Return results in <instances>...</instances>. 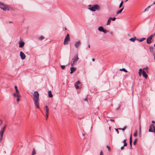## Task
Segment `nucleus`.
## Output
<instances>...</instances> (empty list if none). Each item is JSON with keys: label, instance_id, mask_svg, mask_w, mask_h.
<instances>
[{"label": "nucleus", "instance_id": "nucleus-1", "mask_svg": "<svg viewBox=\"0 0 155 155\" xmlns=\"http://www.w3.org/2000/svg\"><path fill=\"white\" fill-rule=\"evenodd\" d=\"M33 96V100L34 101L35 106L37 108L39 109V94L38 92L37 91H35Z\"/></svg>", "mask_w": 155, "mask_h": 155}, {"label": "nucleus", "instance_id": "nucleus-2", "mask_svg": "<svg viewBox=\"0 0 155 155\" xmlns=\"http://www.w3.org/2000/svg\"><path fill=\"white\" fill-rule=\"evenodd\" d=\"M88 9L90 10L95 12L96 11H99L101 9V8L99 5L97 4H95L93 5H88Z\"/></svg>", "mask_w": 155, "mask_h": 155}, {"label": "nucleus", "instance_id": "nucleus-3", "mask_svg": "<svg viewBox=\"0 0 155 155\" xmlns=\"http://www.w3.org/2000/svg\"><path fill=\"white\" fill-rule=\"evenodd\" d=\"M0 8L4 11H9L10 10L8 5H4L3 3L0 2Z\"/></svg>", "mask_w": 155, "mask_h": 155}, {"label": "nucleus", "instance_id": "nucleus-4", "mask_svg": "<svg viewBox=\"0 0 155 155\" xmlns=\"http://www.w3.org/2000/svg\"><path fill=\"white\" fill-rule=\"evenodd\" d=\"M6 127V126H5L1 129V130L0 131V143H1V140L2 139L3 134L5 131Z\"/></svg>", "mask_w": 155, "mask_h": 155}, {"label": "nucleus", "instance_id": "nucleus-5", "mask_svg": "<svg viewBox=\"0 0 155 155\" xmlns=\"http://www.w3.org/2000/svg\"><path fill=\"white\" fill-rule=\"evenodd\" d=\"M69 34H68L65 38L64 41V45H67L68 44V42L69 41Z\"/></svg>", "mask_w": 155, "mask_h": 155}, {"label": "nucleus", "instance_id": "nucleus-6", "mask_svg": "<svg viewBox=\"0 0 155 155\" xmlns=\"http://www.w3.org/2000/svg\"><path fill=\"white\" fill-rule=\"evenodd\" d=\"M44 109L45 110L46 113V120H47L49 115V108L48 106L46 105L45 106V108H44Z\"/></svg>", "mask_w": 155, "mask_h": 155}, {"label": "nucleus", "instance_id": "nucleus-7", "mask_svg": "<svg viewBox=\"0 0 155 155\" xmlns=\"http://www.w3.org/2000/svg\"><path fill=\"white\" fill-rule=\"evenodd\" d=\"M149 131L150 132L155 133V127L153 124H151L150 126Z\"/></svg>", "mask_w": 155, "mask_h": 155}, {"label": "nucleus", "instance_id": "nucleus-8", "mask_svg": "<svg viewBox=\"0 0 155 155\" xmlns=\"http://www.w3.org/2000/svg\"><path fill=\"white\" fill-rule=\"evenodd\" d=\"M73 61L71 62V66H73L74 63L76 62L79 60V58L77 56H75L73 59Z\"/></svg>", "mask_w": 155, "mask_h": 155}, {"label": "nucleus", "instance_id": "nucleus-9", "mask_svg": "<svg viewBox=\"0 0 155 155\" xmlns=\"http://www.w3.org/2000/svg\"><path fill=\"white\" fill-rule=\"evenodd\" d=\"M155 34L154 35H151L147 39V43L148 44H150L151 42V40L153 37L155 35Z\"/></svg>", "mask_w": 155, "mask_h": 155}, {"label": "nucleus", "instance_id": "nucleus-10", "mask_svg": "<svg viewBox=\"0 0 155 155\" xmlns=\"http://www.w3.org/2000/svg\"><path fill=\"white\" fill-rule=\"evenodd\" d=\"M20 56L22 60H24L25 58V54L21 51L20 52Z\"/></svg>", "mask_w": 155, "mask_h": 155}, {"label": "nucleus", "instance_id": "nucleus-11", "mask_svg": "<svg viewBox=\"0 0 155 155\" xmlns=\"http://www.w3.org/2000/svg\"><path fill=\"white\" fill-rule=\"evenodd\" d=\"M81 44V42L80 41H78L75 43V46L76 48H78Z\"/></svg>", "mask_w": 155, "mask_h": 155}, {"label": "nucleus", "instance_id": "nucleus-12", "mask_svg": "<svg viewBox=\"0 0 155 155\" xmlns=\"http://www.w3.org/2000/svg\"><path fill=\"white\" fill-rule=\"evenodd\" d=\"M142 75L146 79L148 77L147 75L146 74L145 71H142Z\"/></svg>", "mask_w": 155, "mask_h": 155}, {"label": "nucleus", "instance_id": "nucleus-13", "mask_svg": "<svg viewBox=\"0 0 155 155\" xmlns=\"http://www.w3.org/2000/svg\"><path fill=\"white\" fill-rule=\"evenodd\" d=\"M71 72L70 74H72L74 71H75L76 70V68L74 67H71L70 68Z\"/></svg>", "mask_w": 155, "mask_h": 155}, {"label": "nucleus", "instance_id": "nucleus-14", "mask_svg": "<svg viewBox=\"0 0 155 155\" xmlns=\"http://www.w3.org/2000/svg\"><path fill=\"white\" fill-rule=\"evenodd\" d=\"M25 45V43L23 41H21L19 43V47L20 48H22Z\"/></svg>", "mask_w": 155, "mask_h": 155}, {"label": "nucleus", "instance_id": "nucleus-15", "mask_svg": "<svg viewBox=\"0 0 155 155\" xmlns=\"http://www.w3.org/2000/svg\"><path fill=\"white\" fill-rule=\"evenodd\" d=\"M132 136H131V135L130 136V141H129L130 145L131 148L132 147Z\"/></svg>", "mask_w": 155, "mask_h": 155}, {"label": "nucleus", "instance_id": "nucleus-16", "mask_svg": "<svg viewBox=\"0 0 155 155\" xmlns=\"http://www.w3.org/2000/svg\"><path fill=\"white\" fill-rule=\"evenodd\" d=\"M137 38H136V37H134V38H131L130 39V40L132 41V42H134L136 40H137Z\"/></svg>", "mask_w": 155, "mask_h": 155}, {"label": "nucleus", "instance_id": "nucleus-17", "mask_svg": "<svg viewBox=\"0 0 155 155\" xmlns=\"http://www.w3.org/2000/svg\"><path fill=\"white\" fill-rule=\"evenodd\" d=\"M48 96L49 97H53V95L51 94V91H48Z\"/></svg>", "mask_w": 155, "mask_h": 155}, {"label": "nucleus", "instance_id": "nucleus-18", "mask_svg": "<svg viewBox=\"0 0 155 155\" xmlns=\"http://www.w3.org/2000/svg\"><path fill=\"white\" fill-rule=\"evenodd\" d=\"M146 39V38H141L140 39H139V38H137V40L140 41L141 42L144 40Z\"/></svg>", "mask_w": 155, "mask_h": 155}, {"label": "nucleus", "instance_id": "nucleus-19", "mask_svg": "<svg viewBox=\"0 0 155 155\" xmlns=\"http://www.w3.org/2000/svg\"><path fill=\"white\" fill-rule=\"evenodd\" d=\"M14 87L15 89V91H16V93L17 94H19V91L18 89L17 86L15 85V86Z\"/></svg>", "mask_w": 155, "mask_h": 155}, {"label": "nucleus", "instance_id": "nucleus-20", "mask_svg": "<svg viewBox=\"0 0 155 155\" xmlns=\"http://www.w3.org/2000/svg\"><path fill=\"white\" fill-rule=\"evenodd\" d=\"M123 9H124V7H123L122 8H121V9H120V10L117 12L116 15H117V14H118L120 13H121Z\"/></svg>", "mask_w": 155, "mask_h": 155}, {"label": "nucleus", "instance_id": "nucleus-21", "mask_svg": "<svg viewBox=\"0 0 155 155\" xmlns=\"http://www.w3.org/2000/svg\"><path fill=\"white\" fill-rule=\"evenodd\" d=\"M104 29L103 27L101 26H100L98 28V30L101 32H102Z\"/></svg>", "mask_w": 155, "mask_h": 155}, {"label": "nucleus", "instance_id": "nucleus-22", "mask_svg": "<svg viewBox=\"0 0 155 155\" xmlns=\"http://www.w3.org/2000/svg\"><path fill=\"white\" fill-rule=\"evenodd\" d=\"M126 139L124 140H123V143H124V146H125L126 147V146H127V143L126 142Z\"/></svg>", "mask_w": 155, "mask_h": 155}, {"label": "nucleus", "instance_id": "nucleus-23", "mask_svg": "<svg viewBox=\"0 0 155 155\" xmlns=\"http://www.w3.org/2000/svg\"><path fill=\"white\" fill-rule=\"evenodd\" d=\"M142 71V69L141 68H140L139 70V71L138 74H139V75L140 76H141Z\"/></svg>", "mask_w": 155, "mask_h": 155}, {"label": "nucleus", "instance_id": "nucleus-24", "mask_svg": "<svg viewBox=\"0 0 155 155\" xmlns=\"http://www.w3.org/2000/svg\"><path fill=\"white\" fill-rule=\"evenodd\" d=\"M36 153V151L35 149L34 148L33 150L32 153V155H34Z\"/></svg>", "mask_w": 155, "mask_h": 155}, {"label": "nucleus", "instance_id": "nucleus-25", "mask_svg": "<svg viewBox=\"0 0 155 155\" xmlns=\"http://www.w3.org/2000/svg\"><path fill=\"white\" fill-rule=\"evenodd\" d=\"M20 97V96L19 94H17V102H18L20 101V99H19Z\"/></svg>", "mask_w": 155, "mask_h": 155}, {"label": "nucleus", "instance_id": "nucleus-26", "mask_svg": "<svg viewBox=\"0 0 155 155\" xmlns=\"http://www.w3.org/2000/svg\"><path fill=\"white\" fill-rule=\"evenodd\" d=\"M120 71H123L125 72H127V71L124 68H123L122 69H120Z\"/></svg>", "mask_w": 155, "mask_h": 155}, {"label": "nucleus", "instance_id": "nucleus-27", "mask_svg": "<svg viewBox=\"0 0 155 155\" xmlns=\"http://www.w3.org/2000/svg\"><path fill=\"white\" fill-rule=\"evenodd\" d=\"M110 20H110V18H109V19L107 21V25H110V22H111Z\"/></svg>", "mask_w": 155, "mask_h": 155}, {"label": "nucleus", "instance_id": "nucleus-28", "mask_svg": "<svg viewBox=\"0 0 155 155\" xmlns=\"http://www.w3.org/2000/svg\"><path fill=\"white\" fill-rule=\"evenodd\" d=\"M126 128H127V127L126 126H125L123 128H118V129L120 130H121L122 131H124L125 130V129H126Z\"/></svg>", "mask_w": 155, "mask_h": 155}, {"label": "nucleus", "instance_id": "nucleus-29", "mask_svg": "<svg viewBox=\"0 0 155 155\" xmlns=\"http://www.w3.org/2000/svg\"><path fill=\"white\" fill-rule=\"evenodd\" d=\"M153 47H149V49L150 50V51L151 52H152L153 51Z\"/></svg>", "mask_w": 155, "mask_h": 155}, {"label": "nucleus", "instance_id": "nucleus-30", "mask_svg": "<svg viewBox=\"0 0 155 155\" xmlns=\"http://www.w3.org/2000/svg\"><path fill=\"white\" fill-rule=\"evenodd\" d=\"M44 38V37L43 36H41L39 38V40H43Z\"/></svg>", "mask_w": 155, "mask_h": 155}, {"label": "nucleus", "instance_id": "nucleus-31", "mask_svg": "<svg viewBox=\"0 0 155 155\" xmlns=\"http://www.w3.org/2000/svg\"><path fill=\"white\" fill-rule=\"evenodd\" d=\"M137 139H135L134 140V142H133L134 145H136V144H137Z\"/></svg>", "mask_w": 155, "mask_h": 155}, {"label": "nucleus", "instance_id": "nucleus-32", "mask_svg": "<svg viewBox=\"0 0 155 155\" xmlns=\"http://www.w3.org/2000/svg\"><path fill=\"white\" fill-rule=\"evenodd\" d=\"M123 1H122L121 2V3H120V5H119V8H120L123 5Z\"/></svg>", "mask_w": 155, "mask_h": 155}, {"label": "nucleus", "instance_id": "nucleus-33", "mask_svg": "<svg viewBox=\"0 0 155 155\" xmlns=\"http://www.w3.org/2000/svg\"><path fill=\"white\" fill-rule=\"evenodd\" d=\"M109 18H110V20H111L113 21H115L116 19V18L114 17L112 18L111 17H110Z\"/></svg>", "mask_w": 155, "mask_h": 155}, {"label": "nucleus", "instance_id": "nucleus-34", "mask_svg": "<svg viewBox=\"0 0 155 155\" xmlns=\"http://www.w3.org/2000/svg\"><path fill=\"white\" fill-rule=\"evenodd\" d=\"M74 85H75V87L76 89H78L79 88V87L78 86V85H77L76 84H75Z\"/></svg>", "mask_w": 155, "mask_h": 155}, {"label": "nucleus", "instance_id": "nucleus-35", "mask_svg": "<svg viewBox=\"0 0 155 155\" xmlns=\"http://www.w3.org/2000/svg\"><path fill=\"white\" fill-rule=\"evenodd\" d=\"M80 84H81V82L79 81H78L75 83V84H76L78 85H79Z\"/></svg>", "mask_w": 155, "mask_h": 155}, {"label": "nucleus", "instance_id": "nucleus-36", "mask_svg": "<svg viewBox=\"0 0 155 155\" xmlns=\"http://www.w3.org/2000/svg\"><path fill=\"white\" fill-rule=\"evenodd\" d=\"M137 131H136L134 133V134H133V135L135 136V137H136L137 135Z\"/></svg>", "mask_w": 155, "mask_h": 155}, {"label": "nucleus", "instance_id": "nucleus-37", "mask_svg": "<svg viewBox=\"0 0 155 155\" xmlns=\"http://www.w3.org/2000/svg\"><path fill=\"white\" fill-rule=\"evenodd\" d=\"M106 147L108 149V151H110V147L108 145H107L106 146Z\"/></svg>", "mask_w": 155, "mask_h": 155}, {"label": "nucleus", "instance_id": "nucleus-38", "mask_svg": "<svg viewBox=\"0 0 155 155\" xmlns=\"http://www.w3.org/2000/svg\"><path fill=\"white\" fill-rule=\"evenodd\" d=\"M61 67L62 69H65V66L64 65H61Z\"/></svg>", "mask_w": 155, "mask_h": 155}, {"label": "nucleus", "instance_id": "nucleus-39", "mask_svg": "<svg viewBox=\"0 0 155 155\" xmlns=\"http://www.w3.org/2000/svg\"><path fill=\"white\" fill-rule=\"evenodd\" d=\"M102 32H103L104 33H106L108 32V31H106L105 30H104V29L103 30V31Z\"/></svg>", "mask_w": 155, "mask_h": 155}, {"label": "nucleus", "instance_id": "nucleus-40", "mask_svg": "<svg viewBox=\"0 0 155 155\" xmlns=\"http://www.w3.org/2000/svg\"><path fill=\"white\" fill-rule=\"evenodd\" d=\"M150 6H148L147 8H146L144 12L146 11H147L149 8H150Z\"/></svg>", "mask_w": 155, "mask_h": 155}, {"label": "nucleus", "instance_id": "nucleus-41", "mask_svg": "<svg viewBox=\"0 0 155 155\" xmlns=\"http://www.w3.org/2000/svg\"><path fill=\"white\" fill-rule=\"evenodd\" d=\"M3 123V120L0 119V126Z\"/></svg>", "mask_w": 155, "mask_h": 155}, {"label": "nucleus", "instance_id": "nucleus-42", "mask_svg": "<svg viewBox=\"0 0 155 155\" xmlns=\"http://www.w3.org/2000/svg\"><path fill=\"white\" fill-rule=\"evenodd\" d=\"M124 146H123L121 147V150H123L124 149Z\"/></svg>", "mask_w": 155, "mask_h": 155}, {"label": "nucleus", "instance_id": "nucleus-43", "mask_svg": "<svg viewBox=\"0 0 155 155\" xmlns=\"http://www.w3.org/2000/svg\"><path fill=\"white\" fill-rule=\"evenodd\" d=\"M100 155H103V153L102 151H101Z\"/></svg>", "mask_w": 155, "mask_h": 155}, {"label": "nucleus", "instance_id": "nucleus-44", "mask_svg": "<svg viewBox=\"0 0 155 155\" xmlns=\"http://www.w3.org/2000/svg\"><path fill=\"white\" fill-rule=\"evenodd\" d=\"M115 130L116 131H117V133L118 134L119 133V131H118V129H116Z\"/></svg>", "mask_w": 155, "mask_h": 155}, {"label": "nucleus", "instance_id": "nucleus-45", "mask_svg": "<svg viewBox=\"0 0 155 155\" xmlns=\"http://www.w3.org/2000/svg\"><path fill=\"white\" fill-rule=\"evenodd\" d=\"M17 94H16V93H14L13 94V95L15 97H17Z\"/></svg>", "mask_w": 155, "mask_h": 155}, {"label": "nucleus", "instance_id": "nucleus-46", "mask_svg": "<svg viewBox=\"0 0 155 155\" xmlns=\"http://www.w3.org/2000/svg\"><path fill=\"white\" fill-rule=\"evenodd\" d=\"M146 68H143V71H144V70H147L148 69V68L147 67H146Z\"/></svg>", "mask_w": 155, "mask_h": 155}, {"label": "nucleus", "instance_id": "nucleus-47", "mask_svg": "<svg viewBox=\"0 0 155 155\" xmlns=\"http://www.w3.org/2000/svg\"><path fill=\"white\" fill-rule=\"evenodd\" d=\"M110 121H112L113 122H115L114 120L110 119Z\"/></svg>", "mask_w": 155, "mask_h": 155}, {"label": "nucleus", "instance_id": "nucleus-48", "mask_svg": "<svg viewBox=\"0 0 155 155\" xmlns=\"http://www.w3.org/2000/svg\"><path fill=\"white\" fill-rule=\"evenodd\" d=\"M152 122L153 123L155 124V122L154 120H152Z\"/></svg>", "mask_w": 155, "mask_h": 155}, {"label": "nucleus", "instance_id": "nucleus-49", "mask_svg": "<svg viewBox=\"0 0 155 155\" xmlns=\"http://www.w3.org/2000/svg\"><path fill=\"white\" fill-rule=\"evenodd\" d=\"M92 60L93 61H95V59H94V58H92Z\"/></svg>", "mask_w": 155, "mask_h": 155}, {"label": "nucleus", "instance_id": "nucleus-50", "mask_svg": "<svg viewBox=\"0 0 155 155\" xmlns=\"http://www.w3.org/2000/svg\"><path fill=\"white\" fill-rule=\"evenodd\" d=\"M153 5H155V1L153 2Z\"/></svg>", "mask_w": 155, "mask_h": 155}, {"label": "nucleus", "instance_id": "nucleus-51", "mask_svg": "<svg viewBox=\"0 0 155 155\" xmlns=\"http://www.w3.org/2000/svg\"><path fill=\"white\" fill-rule=\"evenodd\" d=\"M88 48H90V46L89 45H88Z\"/></svg>", "mask_w": 155, "mask_h": 155}, {"label": "nucleus", "instance_id": "nucleus-52", "mask_svg": "<svg viewBox=\"0 0 155 155\" xmlns=\"http://www.w3.org/2000/svg\"><path fill=\"white\" fill-rule=\"evenodd\" d=\"M140 130H141V128H140Z\"/></svg>", "mask_w": 155, "mask_h": 155}, {"label": "nucleus", "instance_id": "nucleus-53", "mask_svg": "<svg viewBox=\"0 0 155 155\" xmlns=\"http://www.w3.org/2000/svg\"><path fill=\"white\" fill-rule=\"evenodd\" d=\"M128 0H126L125 2H126L128 1Z\"/></svg>", "mask_w": 155, "mask_h": 155}, {"label": "nucleus", "instance_id": "nucleus-54", "mask_svg": "<svg viewBox=\"0 0 155 155\" xmlns=\"http://www.w3.org/2000/svg\"><path fill=\"white\" fill-rule=\"evenodd\" d=\"M10 22V23H12V21H10V22Z\"/></svg>", "mask_w": 155, "mask_h": 155}, {"label": "nucleus", "instance_id": "nucleus-55", "mask_svg": "<svg viewBox=\"0 0 155 155\" xmlns=\"http://www.w3.org/2000/svg\"><path fill=\"white\" fill-rule=\"evenodd\" d=\"M65 30H67V28H65Z\"/></svg>", "mask_w": 155, "mask_h": 155}, {"label": "nucleus", "instance_id": "nucleus-56", "mask_svg": "<svg viewBox=\"0 0 155 155\" xmlns=\"http://www.w3.org/2000/svg\"><path fill=\"white\" fill-rule=\"evenodd\" d=\"M85 101H87V99H85Z\"/></svg>", "mask_w": 155, "mask_h": 155}, {"label": "nucleus", "instance_id": "nucleus-57", "mask_svg": "<svg viewBox=\"0 0 155 155\" xmlns=\"http://www.w3.org/2000/svg\"><path fill=\"white\" fill-rule=\"evenodd\" d=\"M154 47H155V44L154 45Z\"/></svg>", "mask_w": 155, "mask_h": 155}, {"label": "nucleus", "instance_id": "nucleus-58", "mask_svg": "<svg viewBox=\"0 0 155 155\" xmlns=\"http://www.w3.org/2000/svg\"><path fill=\"white\" fill-rule=\"evenodd\" d=\"M128 36H129V34H128Z\"/></svg>", "mask_w": 155, "mask_h": 155}, {"label": "nucleus", "instance_id": "nucleus-59", "mask_svg": "<svg viewBox=\"0 0 155 155\" xmlns=\"http://www.w3.org/2000/svg\"><path fill=\"white\" fill-rule=\"evenodd\" d=\"M154 59L155 60V57H154Z\"/></svg>", "mask_w": 155, "mask_h": 155}]
</instances>
